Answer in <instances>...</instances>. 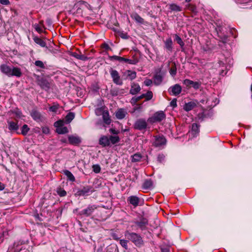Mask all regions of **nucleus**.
Returning a JSON list of instances; mask_svg holds the SVG:
<instances>
[{"mask_svg":"<svg viewBox=\"0 0 252 252\" xmlns=\"http://www.w3.org/2000/svg\"><path fill=\"white\" fill-rule=\"evenodd\" d=\"M96 252H103L102 249H98Z\"/></svg>","mask_w":252,"mask_h":252,"instance_id":"obj_64","label":"nucleus"},{"mask_svg":"<svg viewBox=\"0 0 252 252\" xmlns=\"http://www.w3.org/2000/svg\"><path fill=\"white\" fill-rule=\"evenodd\" d=\"M42 131L43 133L47 134L50 132V129L49 127L47 126H44L42 128Z\"/></svg>","mask_w":252,"mask_h":252,"instance_id":"obj_55","label":"nucleus"},{"mask_svg":"<svg viewBox=\"0 0 252 252\" xmlns=\"http://www.w3.org/2000/svg\"><path fill=\"white\" fill-rule=\"evenodd\" d=\"M99 144L103 147L110 146L109 137L103 135L99 139Z\"/></svg>","mask_w":252,"mask_h":252,"instance_id":"obj_12","label":"nucleus"},{"mask_svg":"<svg viewBox=\"0 0 252 252\" xmlns=\"http://www.w3.org/2000/svg\"><path fill=\"white\" fill-rule=\"evenodd\" d=\"M31 116L34 121L37 122H42L45 120V117L39 112L35 110H32Z\"/></svg>","mask_w":252,"mask_h":252,"instance_id":"obj_7","label":"nucleus"},{"mask_svg":"<svg viewBox=\"0 0 252 252\" xmlns=\"http://www.w3.org/2000/svg\"><path fill=\"white\" fill-rule=\"evenodd\" d=\"M35 65L41 68H44L45 65L44 63L41 61H36L34 63Z\"/></svg>","mask_w":252,"mask_h":252,"instance_id":"obj_49","label":"nucleus"},{"mask_svg":"<svg viewBox=\"0 0 252 252\" xmlns=\"http://www.w3.org/2000/svg\"><path fill=\"white\" fill-rule=\"evenodd\" d=\"M94 191L95 190L92 186H87L79 189L77 193L79 196H88L92 194Z\"/></svg>","mask_w":252,"mask_h":252,"instance_id":"obj_4","label":"nucleus"},{"mask_svg":"<svg viewBox=\"0 0 252 252\" xmlns=\"http://www.w3.org/2000/svg\"><path fill=\"white\" fill-rule=\"evenodd\" d=\"M71 55L75 58L83 61H85L88 59V58L87 56L81 54H78L76 52L72 53Z\"/></svg>","mask_w":252,"mask_h":252,"instance_id":"obj_25","label":"nucleus"},{"mask_svg":"<svg viewBox=\"0 0 252 252\" xmlns=\"http://www.w3.org/2000/svg\"><path fill=\"white\" fill-rule=\"evenodd\" d=\"M227 36H224L223 37V38L222 39V42L224 43H226L227 41H228V39H227Z\"/></svg>","mask_w":252,"mask_h":252,"instance_id":"obj_61","label":"nucleus"},{"mask_svg":"<svg viewBox=\"0 0 252 252\" xmlns=\"http://www.w3.org/2000/svg\"><path fill=\"white\" fill-rule=\"evenodd\" d=\"M8 128L10 130H16L18 129L19 126L17 122L13 121H8Z\"/></svg>","mask_w":252,"mask_h":252,"instance_id":"obj_23","label":"nucleus"},{"mask_svg":"<svg viewBox=\"0 0 252 252\" xmlns=\"http://www.w3.org/2000/svg\"><path fill=\"white\" fill-rule=\"evenodd\" d=\"M162 76L160 73H156L154 77V82L157 85H159L162 81Z\"/></svg>","mask_w":252,"mask_h":252,"instance_id":"obj_21","label":"nucleus"},{"mask_svg":"<svg viewBox=\"0 0 252 252\" xmlns=\"http://www.w3.org/2000/svg\"><path fill=\"white\" fill-rule=\"evenodd\" d=\"M181 91L182 87L178 84L170 87L168 89L169 94L175 96L179 95L181 93Z\"/></svg>","mask_w":252,"mask_h":252,"instance_id":"obj_8","label":"nucleus"},{"mask_svg":"<svg viewBox=\"0 0 252 252\" xmlns=\"http://www.w3.org/2000/svg\"><path fill=\"white\" fill-rule=\"evenodd\" d=\"M143 98H144V95L142 94L137 97H133L131 99L130 102L132 104L134 105Z\"/></svg>","mask_w":252,"mask_h":252,"instance_id":"obj_39","label":"nucleus"},{"mask_svg":"<svg viewBox=\"0 0 252 252\" xmlns=\"http://www.w3.org/2000/svg\"><path fill=\"white\" fill-rule=\"evenodd\" d=\"M22 75V72L21 69L18 67H13L12 69H11V72L10 74V76H15L18 77H20Z\"/></svg>","mask_w":252,"mask_h":252,"instance_id":"obj_24","label":"nucleus"},{"mask_svg":"<svg viewBox=\"0 0 252 252\" xmlns=\"http://www.w3.org/2000/svg\"><path fill=\"white\" fill-rule=\"evenodd\" d=\"M127 201L134 207L138 205L139 202V198L136 196H130L127 198Z\"/></svg>","mask_w":252,"mask_h":252,"instance_id":"obj_15","label":"nucleus"},{"mask_svg":"<svg viewBox=\"0 0 252 252\" xmlns=\"http://www.w3.org/2000/svg\"><path fill=\"white\" fill-rule=\"evenodd\" d=\"M1 71L7 75L8 76H10V74L11 72V68L8 65L3 64H1L0 66Z\"/></svg>","mask_w":252,"mask_h":252,"instance_id":"obj_16","label":"nucleus"},{"mask_svg":"<svg viewBox=\"0 0 252 252\" xmlns=\"http://www.w3.org/2000/svg\"><path fill=\"white\" fill-rule=\"evenodd\" d=\"M170 105L171 106H173V107H175L177 106V99L176 98L173 99L171 102H170Z\"/></svg>","mask_w":252,"mask_h":252,"instance_id":"obj_58","label":"nucleus"},{"mask_svg":"<svg viewBox=\"0 0 252 252\" xmlns=\"http://www.w3.org/2000/svg\"><path fill=\"white\" fill-rule=\"evenodd\" d=\"M132 162H135L140 161L142 158V155L139 153H136L131 156Z\"/></svg>","mask_w":252,"mask_h":252,"instance_id":"obj_31","label":"nucleus"},{"mask_svg":"<svg viewBox=\"0 0 252 252\" xmlns=\"http://www.w3.org/2000/svg\"><path fill=\"white\" fill-rule=\"evenodd\" d=\"M124 62L128 63L130 64H135L138 62V60L136 58H134L133 59H124Z\"/></svg>","mask_w":252,"mask_h":252,"instance_id":"obj_38","label":"nucleus"},{"mask_svg":"<svg viewBox=\"0 0 252 252\" xmlns=\"http://www.w3.org/2000/svg\"><path fill=\"white\" fill-rule=\"evenodd\" d=\"M0 3L4 4L7 5L9 3V0H0Z\"/></svg>","mask_w":252,"mask_h":252,"instance_id":"obj_60","label":"nucleus"},{"mask_svg":"<svg viewBox=\"0 0 252 252\" xmlns=\"http://www.w3.org/2000/svg\"><path fill=\"white\" fill-rule=\"evenodd\" d=\"M191 132L193 135H196L199 132V126L196 123H193L191 126Z\"/></svg>","mask_w":252,"mask_h":252,"instance_id":"obj_35","label":"nucleus"},{"mask_svg":"<svg viewBox=\"0 0 252 252\" xmlns=\"http://www.w3.org/2000/svg\"><path fill=\"white\" fill-rule=\"evenodd\" d=\"M30 130V128L27 125H24L21 128V133L23 135H26Z\"/></svg>","mask_w":252,"mask_h":252,"instance_id":"obj_41","label":"nucleus"},{"mask_svg":"<svg viewBox=\"0 0 252 252\" xmlns=\"http://www.w3.org/2000/svg\"><path fill=\"white\" fill-rule=\"evenodd\" d=\"M93 171L96 173H99L101 170L100 166L97 164L94 165L93 166Z\"/></svg>","mask_w":252,"mask_h":252,"instance_id":"obj_51","label":"nucleus"},{"mask_svg":"<svg viewBox=\"0 0 252 252\" xmlns=\"http://www.w3.org/2000/svg\"><path fill=\"white\" fill-rule=\"evenodd\" d=\"M141 90V88L138 84L132 83L131 85V89L129 93L131 94H136Z\"/></svg>","mask_w":252,"mask_h":252,"instance_id":"obj_14","label":"nucleus"},{"mask_svg":"<svg viewBox=\"0 0 252 252\" xmlns=\"http://www.w3.org/2000/svg\"><path fill=\"white\" fill-rule=\"evenodd\" d=\"M4 188L5 186L4 184L0 182V190H2L3 189H4Z\"/></svg>","mask_w":252,"mask_h":252,"instance_id":"obj_62","label":"nucleus"},{"mask_svg":"<svg viewBox=\"0 0 252 252\" xmlns=\"http://www.w3.org/2000/svg\"><path fill=\"white\" fill-rule=\"evenodd\" d=\"M172 41L171 38H168L165 41V47L169 51L172 50Z\"/></svg>","mask_w":252,"mask_h":252,"instance_id":"obj_28","label":"nucleus"},{"mask_svg":"<svg viewBox=\"0 0 252 252\" xmlns=\"http://www.w3.org/2000/svg\"><path fill=\"white\" fill-rule=\"evenodd\" d=\"M113 31L117 33L118 34V35L122 38L123 39H127L128 37V36L127 35V34L126 33H124L123 32H121L119 30H117L116 29H113Z\"/></svg>","mask_w":252,"mask_h":252,"instance_id":"obj_36","label":"nucleus"},{"mask_svg":"<svg viewBox=\"0 0 252 252\" xmlns=\"http://www.w3.org/2000/svg\"><path fill=\"white\" fill-rule=\"evenodd\" d=\"M126 114L124 109H120L116 112V116L117 119L121 120L125 118Z\"/></svg>","mask_w":252,"mask_h":252,"instance_id":"obj_26","label":"nucleus"},{"mask_svg":"<svg viewBox=\"0 0 252 252\" xmlns=\"http://www.w3.org/2000/svg\"><path fill=\"white\" fill-rule=\"evenodd\" d=\"M109 131L111 133L113 134L117 135L119 133V131L118 130H116L114 128H110L109 129Z\"/></svg>","mask_w":252,"mask_h":252,"instance_id":"obj_57","label":"nucleus"},{"mask_svg":"<svg viewBox=\"0 0 252 252\" xmlns=\"http://www.w3.org/2000/svg\"><path fill=\"white\" fill-rule=\"evenodd\" d=\"M64 121L63 120H59L57 122H56L54 126L56 127V128H58L59 127H61V126H63L64 125Z\"/></svg>","mask_w":252,"mask_h":252,"instance_id":"obj_45","label":"nucleus"},{"mask_svg":"<svg viewBox=\"0 0 252 252\" xmlns=\"http://www.w3.org/2000/svg\"><path fill=\"white\" fill-rule=\"evenodd\" d=\"M127 243L128 241L126 240H121L120 241V243L121 245V246L125 248L126 249H127Z\"/></svg>","mask_w":252,"mask_h":252,"instance_id":"obj_50","label":"nucleus"},{"mask_svg":"<svg viewBox=\"0 0 252 252\" xmlns=\"http://www.w3.org/2000/svg\"><path fill=\"white\" fill-rule=\"evenodd\" d=\"M68 141L69 143L72 145H77L81 142V140L78 137L74 136H69Z\"/></svg>","mask_w":252,"mask_h":252,"instance_id":"obj_19","label":"nucleus"},{"mask_svg":"<svg viewBox=\"0 0 252 252\" xmlns=\"http://www.w3.org/2000/svg\"><path fill=\"white\" fill-rule=\"evenodd\" d=\"M177 73V68L175 63H174L170 69V73L172 76H175Z\"/></svg>","mask_w":252,"mask_h":252,"instance_id":"obj_46","label":"nucleus"},{"mask_svg":"<svg viewBox=\"0 0 252 252\" xmlns=\"http://www.w3.org/2000/svg\"><path fill=\"white\" fill-rule=\"evenodd\" d=\"M183 84L186 86L187 87H190L192 86L195 89H199L201 85V83L198 82H194L188 79L184 80Z\"/></svg>","mask_w":252,"mask_h":252,"instance_id":"obj_10","label":"nucleus"},{"mask_svg":"<svg viewBox=\"0 0 252 252\" xmlns=\"http://www.w3.org/2000/svg\"><path fill=\"white\" fill-rule=\"evenodd\" d=\"M120 89L113 88L110 90V94L113 96H116L120 94Z\"/></svg>","mask_w":252,"mask_h":252,"instance_id":"obj_40","label":"nucleus"},{"mask_svg":"<svg viewBox=\"0 0 252 252\" xmlns=\"http://www.w3.org/2000/svg\"><path fill=\"white\" fill-rule=\"evenodd\" d=\"M56 132L60 134H65L68 132V129L66 126H61L56 128Z\"/></svg>","mask_w":252,"mask_h":252,"instance_id":"obj_32","label":"nucleus"},{"mask_svg":"<svg viewBox=\"0 0 252 252\" xmlns=\"http://www.w3.org/2000/svg\"><path fill=\"white\" fill-rule=\"evenodd\" d=\"M126 72L127 76L129 77L130 80H133L136 78V73L135 71L128 70Z\"/></svg>","mask_w":252,"mask_h":252,"instance_id":"obj_37","label":"nucleus"},{"mask_svg":"<svg viewBox=\"0 0 252 252\" xmlns=\"http://www.w3.org/2000/svg\"><path fill=\"white\" fill-rule=\"evenodd\" d=\"M111 61H118L120 62H123L124 61L125 58L119 57L117 56H112L109 57Z\"/></svg>","mask_w":252,"mask_h":252,"instance_id":"obj_43","label":"nucleus"},{"mask_svg":"<svg viewBox=\"0 0 252 252\" xmlns=\"http://www.w3.org/2000/svg\"><path fill=\"white\" fill-rule=\"evenodd\" d=\"M102 47L104 48L105 50H110V48L109 47V46L108 45V44L104 43H103L102 45Z\"/></svg>","mask_w":252,"mask_h":252,"instance_id":"obj_59","label":"nucleus"},{"mask_svg":"<svg viewBox=\"0 0 252 252\" xmlns=\"http://www.w3.org/2000/svg\"><path fill=\"white\" fill-rule=\"evenodd\" d=\"M135 223L142 230H144L148 223V220L146 218H142L139 221H137Z\"/></svg>","mask_w":252,"mask_h":252,"instance_id":"obj_13","label":"nucleus"},{"mask_svg":"<svg viewBox=\"0 0 252 252\" xmlns=\"http://www.w3.org/2000/svg\"><path fill=\"white\" fill-rule=\"evenodd\" d=\"M165 113L162 111H159L155 113L152 117L149 118L147 122L150 124H154L160 122L163 120L165 119Z\"/></svg>","mask_w":252,"mask_h":252,"instance_id":"obj_2","label":"nucleus"},{"mask_svg":"<svg viewBox=\"0 0 252 252\" xmlns=\"http://www.w3.org/2000/svg\"><path fill=\"white\" fill-rule=\"evenodd\" d=\"M125 235L127 239L132 241L136 246L140 247L143 245V241L142 238L138 234L126 231Z\"/></svg>","mask_w":252,"mask_h":252,"instance_id":"obj_1","label":"nucleus"},{"mask_svg":"<svg viewBox=\"0 0 252 252\" xmlns=\"http://www.w3.org/2000/svg\"><path fill=\"white\" fill-rule=\"evenodd\" d=\"M33 40L34 41V42L39 45L40 46L42 47H46V42L43 40H42V39L38 37H35L33 38Z\"/></svg>","mask_w":252,"mask_h":252,"instance_id":"obj_29","label":"nucleus"},{"mask_svg":"<svg viewBox=\"0 0 252 252\" xmlns=\"http://www.w3.org/2000/svg\"><path fill=\"white\" fill-rule=\"evenodd\" d=\"M169 8L172 11H182V8L179 6V5L172 3L169 4Z\"/></svg>","mask_w":252,"mask_h":252,"instance_id":"obj_34","label":"nucleus"},{"mask_svg":"<svg viewBox=\"0 0 252 252\" xmlns=\"http://www.w3.org/2000/svg\"><path fill=\"white\" fill-rule=\"evenodd\" d=\"M130 17L134 20L137 23L140 24H143L144 22V20L143 19L140 15H139L137 13L134 12L132 13L130 15Z\"/></svg>","mask_w":252,"mask_h":252,"instance_id":"obj_18","label":"nucleus"},{"mask_svg":"<svg viewBox=\"0 0 252 252\" xmlns=\"http://www.w3.org/2000/svg\"><path fill=\"white\" fill-rule=\"evenodd\" d=\"M13 113L18 118H21L23 116L21 111H19V110H15Z\"/></svg>","mask_w":252,"mask_h":252,"instance_id":"obj_52","label":"nucleus"},{"mask_svg":"<svg viewBox=\"0 0 252 252\" xmlns=\"http://www.w3.org/2000/svg\"><path fill=\"white\" fill-rule=\"evenodd\" d=\"M120 137L117 135H110L109 136L110 146L111 145H115L119 142Z\"/></svg>","mask_w":252,"mask_h":252,"instance_id":"obj_20","label":"nucleus"},{"mask_svg":"<svg viewBox=\"0 0 252 252\" xmlns=\"http://www.w3.org/2000/svg\"><path fill=\"white\" fill-rule=\"evenodd\" d=\"M198 102L197 101H190L188 103H185L183 109L187 112L189 111L192 110L194 108H195Z\"/></svg>","mask_w":252,"mask_h":252,"instance_id":"obj_11","label":"nucleus"},{"mask_svg":"<svg viewBox=\"0 0 252 252\" xmlns=\"http://www.w3.org/2000/svg\"><path fill=\"white\" fill-rule=\"evenodd\" d=\"M59 108V105L57 103H54V104L49 107V110L50 111L56 113L57 111V110Z\"/></svg>","mask_w":252,"mask_h":252,"instance_id":"obj_47","label":"nucleus"},{"mask_svg":"<svg viewBox=\"0 0 252 252\" xmlns=\"http://www.w3.org/2000/svg\"><path fill=\"white\" fill-rule=\"evenodd\" d=\"M164 158L165 157L163 154H159L158 157V161L161 163L163 161Z\"/></svg>","mask_w":252,"mask_h":252,"instance_id":"obj_54","label":"nucleus"},{"mask_svg":"<svg viewBox=\"0 0 252 252\" xmlns=\"http://www.w3.org/2000/svg\"><path fill=\"white\" fill-rule=\"evenodd\" d=\"M64 174L66 176L68 179L72 182H74L75 180L74 176L71 172L67 170L63 171Z\"/></svg>","mask_w":252,"mask_h":252,"instance_id":"obj_33","label":"nucleus"},{"mask_svg":"<svg viewBox=\"0 0 252 252\" xmlns=\"http://www.w3.org/2000/svg\"><path fill=\"white\" fill-rule=\"evenodd\" d=\"M147 126V122L144 119L137 120L134 124V128L139 130H145Z\"/></svg>","mask_w":252,"mask_h":252,"instance_id":"obj_5","label":"nucleus"},{"mask_svg":"<svg viewBox=\"0 0 252 252\" xmlns=\"http://www.w3.org/2000/svg\"><path fill=\"white\" fill-rule=\"evenodd\" d=\"M154 141L153 145L156 147H161L166 144V139L162 135H158L154 136Z\"/></svg>","mask_w":252,"mask_h":252,"instance_id":"obj_3","label":"nucleus"},{"mask_svg":"<svg viewBox=\"0 0 252 252\" xmlns=\"http://www.w3.org/2000/svg\"><path fill=\"white\" fill-rule=\"evenodd\" d=\"M40 27H41L43 28H44V26L43 24V21H40L39 22V25Z\"/></svg>","mask_w":252,"mask_h":252,"instance_id":"obj_63","label":"nucleus"},{"mask_svg":"<svg viewBox=\"0 0 252 252\" xmlns=\"http://www.w3.org/2000/svg\"><path fill=\"white\" fill-rule=\"evenodd\" d=\"M39 84L41 88L45 90H48L50 87V85L48 81L44 79L39 81Z\"/></svg>","mask_w":252,"mask_h":252,"instance_id":"obj_17","label":"nucleus"},{"mask_svg":"<svg viewBox=\"0 0 252 252\" xmlns=\"http://www.w3.org/2000/svg\"><path fill=\"white\" fill-rule=\"evenodd\" d=\"M110 73L114 83L119 85H121L123 84V82L120 78L119 74L117 70L111 69L110 71Z\"/></svg>","mask_w":252,"mask_h":252,"instance_id":"obj_6","label":"nucleus"},{"mask_svg":"<svg viewBox=\"0 0 252 252\" xmlns=\"http://www.w3.org/2000/svg\"><path fill=\"white\" fill-rule=\"evenodd\" d=\"M153 183L151 180H146L143 184L142 188L145 189H150Z\"/></svg>","mask_w":252,"mask_h":252,"instance_id":"obj_27","label":"nucleus"},{"mask_svg":"<svg viewBox=\"0 0 252 252\" xmlns=\"http://www.w3.org/2000/svg\"><path fill=\"white\" fill-rule=\"evenodd\" d=\"M42 28L38 25H34V29L36 30V31H37L38 33H41L43 32Z\"/></svg>","mask_w":252,"mask_h":252,"instance_id":"obj_53","label":"nucleus"},{"mask_svg":"<svg viewBox=\"0 0 252 252\" xmlns=\"http://www.w3.org/2000/svg\"><path fill=\"white\" fill-rule=\"evenodd\" d=\"M97 208V207L94 205H89L86 209L83 210L79 213L80 215H84L86 217L91 216L94 211Z\"/></svg>","mask_w":252,"mask_h":252,"instance_id":"obj_9","label":"nucleus"},{"mask_svg":"<svg viewBox=\"0 0 252 252\" xmlns=\"http://www.w3.org/2000/svg\"><path fill=\"white\" fill-rule=\"evenodd\" d=\"M144 84L147 86H149L150 85H151L152 83V81L151 80V79H146L145 81H144Z\"/></svg>","mask_w":252,"mask_h":252,"instance_id":"obj_56","label":"nucleus"},{"mask_svg":"<svg viewBox=\"0 0 252 252\" xmlns=\"http://www.w3.org/2000/svg\"><path fill=\"white\" fill-rule=\"evenodd\" d=\"M144 95V97H145L146 100L148 101L151 100L153 97V93L152 91H149L147 93L142 94Z\"/></svg>","mask_w":252,"mask_h":252,"instance_id":"obj_42","label":"nucleus"},{"mask_svg":"<svg viewBox=\"0 0 252 252\" xmlns=\"http://www.w3.org/2000/svg\"><path fill=\"white\" fill-rule=\"evenodd\" d=\"M75 115L73 113L70 112L67 114L65 117V122L66 124H69L74 118Z\"/></svg>","mask_w":252,"mask_h":252,"instance_id":"obj_30","label":"nucleus"},{"mask_svg":"<svg viewBox=\"0 0 252 252\" xmlns=\"http://www.w3.org/2000/svg\"><path fill=\"white\" fill-rule=\"evenodd\" d=\"M102 118L104 122L106 124L109 125L111 123V120L109 117L108 111H103L102 113Z\"/></svg>","mask_w":252,"mask_h":252,"instance_id":"obj_22","label":"nucleus"},{"mask_svg":"<svg viewBox=\"0 0 252 252\" xmlns=\"http://www.w3.org/2000/svg\"><path fill=\"white\" fill-rule=\"evenodd\" d=\"M57 191L60 196H64L66 194V191L61 188L58 189Z\"/></svg>","mask_w":252,"mask_h":252,"instance_id":"obj_48","label":"nucleus"},{"mask_svg":"<svg viewBox=\"0 0 252 252\" xmlns=\"http://www.w3.org/2000/svg\"><path fill=\"white\" fill-rule=\"evenodd\" d=\"M175 40L177 41V42L180 45L181 47H183L185 44L183 41L182 39H181V38L177 34H175Z\"/></svg>","mask_w":252,"mask_h":252,"instance_id":"obj_44","label":"nucleus"}]
</instances>
